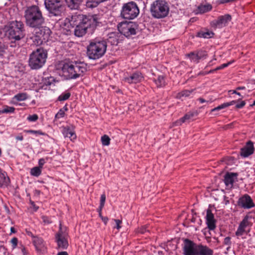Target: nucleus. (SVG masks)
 <instances>
[{
	"instance_id": "nucleus-25",
	"label": "nucleus",
	"mask_w": 255,
	"mask_h": 255,
	"mask_svg": "<svg viewBox=\"0 0 255 255\" xmlns=\"http://www.w3.org/2000/svg\"><path fill=\"white\" fill-rule=\"evenodd\" d=\"M196 112H189L187 113L184 117L180 119L176 122L178 125H181L182 123L185 122L186 121L191 119L194 117L197 116Z\"/></svg>"
},
{
	"instance_id": "nucleus-57",
	"label": "nucleus",
	"mask_w": 255,
	"mask_h": 255,
	"mask_svg": "<svg viewBox=\"0 0 255 255\" xmlns=\"http://www.w3.org/2000/svg\"><path fill=\"white\" fill-rule=\"evenodd\" d=\"M216 70H215V69H213V70H211L210 71H209V72H205V73H201L200 72L199 73V75H206L207 74H209V73H212L215 71H216Z\"/></svg>"
},
{
	"instance_id": "nucleus-37",
	"label": "nucleus",
	"mask_w": 255,
	"mask_h": 255,
	"mask_svg": "<svg viewBox=\"0 0 255 255\" xmlns=\"http://www.w3.org/2000/svg\"><path fill=\"white\" fill-rule=\"evenodd\" d=\"M15 108L14 107L5 106L3 109L0 110V114L14 113Z\"/></svg>"
},
{
	"instance_id": "nucleus-23",
	"label": "nucleus",
	"mask_w": 255,
	"mask_h": 255,
	"mask_svg": "<svg viewBox=\"0 0 255 255\" xmlns=\"http://www.w3.org/2000/svg\"><path fill=\"white\" fill-rule=\"evenodd\" d=\"M35 33L38 35L41 39L45 42L48 40L51 33L49 28L47 27H42L41 29H38L35 31Z\"/></svg>"
},
{
	"instance_id": "nucleus-33",
	"label": "nucleus",
	"mask_w": 255,
	"mask_h": 255,
	"mask_svg": "<svg viewBox=\"0 0 255 255\" xmlns=\"http://www.w3.org/2000/svg\"><path fill=\"white\" fill-rule=\"evenodd\" d=\"M9 182V179L7 177H5L4 174L0 175V186H7Z\"/></svg>"
},
{
	"instance_id": "nucleus-32",
	"label": "nucleus",
	"mask_w": 255,
	"mask_h": 255,
	"mask_svg": "<svg viewBox=\"0 0 255 255\" xmlns=\"http://www.w3.org/2000/svg\"><path fill=\"white\" fill-rule=\"evenodd\" d=\"M155 83L158 87H161L165 85L164 77L163 75L158 76L157 79L154 80Z\"/></svg>"
},
{
	"instance_id": "nucleus-39",
	"label": "nucleus",
	"mask_w": 255,
	"mask_h": 255,
	"mask_svg": "<svg viewBox=\"0 0 255 255\" xmlns=\"http://www.w3.org/2000/svg\"><path fill=\"white\" fill-rule=\"evenodd\" d=\"M197 54V57H198L199 60L202 59H205L207 57V52L204 50H198L196 51Z\"/></svg>"
},
{
	"instance_id": "nucleus-45",
	"label": "nucleus",
	"mask_w": 255,
	"mask_h": 255,
	"mask_svg": "<svg viewBox=\"0 0 255 255\" xmlns=\"http://www.w3.org/2000/svg\"><path fill=\"white\" fill-rule=\"evenodd\" d=\"M233 62H229L227 63H224V64H222L221 65H220V66H218L217 67V68H216L215 69V70H221L225 67H227V66H228L229 65H230L231 63H232Z\"/></svg>"
},
{
	"instance_id": "nucleus-42",
	"label": "nucleus",
	"mask_w": 255,
	"mask_h": 255,
	"mask_svg": "<svg viewBox=\"0 0 255 255\" xmlns=\"http://www.w3.org/2000/svg\"><path fill=\"white\" fill-rule=\"evenodd\" d=\"M27 98L28 96L26 93H21L17 94V101H23Z\"/></svg>"
},
{
	"instance_id": "nucleus-21",
	"label": "nucleus",
	"mask_w": 255,
	"mask_h": 255,
	"mask_svg": "<svg viewBox=\"0 0 255 255\" xmlns=\"http://www.w3.org/2000/svg\"><path fill=\"white\" fill-rule=\"evenodd\" d=\"M33 243L39 254H45L46 250L43 239L38 237H33Z\"/></svg>"
},
{
	"instance_id": "nucleus-30",
	"label": "nucleus",
	"mask_w": 255,
	"mask_h": 255,
	"mask_svg": "<svg viewBox=\"0 0 255 255\" xmlns=\"http://www.w3.org/2000/svg\"><path fill=\"white\" fill-rule=\"evenodd\" d=\"M186 56L189 58L191 62H193L196 63H198L199 62V59L197 57V54L196 51L191 52L190 53L187 54Z\"/></svg>"
},
{
	"instance_id": "nucleus-5",
	"label": "nucleus",
	"mask_w": 255,
	"mask_h": 255,
	"mask_svg": "<svg viewBox=\"0 0 255 255\" xmlns=\"http://www.w3.org/2000/svg\"><path fill=\"white\" fill-rule=\"evenodd\" d=\"M47 51L40 47L33 51L30 55L29 65L32 69H38L45 63L47 58Z\"/></svg>"
},
{
	"instance_id": "nucleus-15",
	"label": "nucleus",
	"mask_w": 255,
	"mask_h": 255,
	"mask_svg": "<svg viewBox=\"0 0 255 255\" xmlns=\"http://www.w3.org/2000/svg\"><path fill=\"white\" fill-rule=\"evenodd\" d=\"M238 204L239 206L244 209H251L255 206L251 197L248 194H245L239 198Z\"/></svg>"
},
{
	"instance_id": "nucleus-36",
	"label": "nucleus",
	"mask_w": 255,
	"mask_h": 255,
	"mask_svg": "<svg viewBox=\"0 0 255 255\" xmlns=\"http://www.w3.org/2000/svg\"><path fill=\"white\" fill-rule=\"evenodd\" d=\"M99 3L100 2L97 0H88L86 5L87 7L93 8L96 7Z\"/></svg>"
},
{
	"instance_id": "nucleus-60",
	"label": "nucleus",
	"mask_w": 255,
	"mask_h": 255,
	"mask_svg": "<svg viewBox=\"0 0 255 255\" xmlns=\"http://www.w3.org/2000/svg\"><path fill=\"white\" fill-rule=\"evenodd\" d=\"M235 0H221V2H222V3H227L229 2L234 1Z\"/></svg>"
},
{
	"instance_id": "nucleus-62",
	"label": "nucleus",
	"mask_w": 255,
	"mask_h": 255,
	"mask_svg": "<svg viewBox=\"0 0 255 255\" xmlns=\"http://www.w3.org/2000/svg\"><path fill=\"white\" fill-rule=\"evenodd\" d=\"M20 249L24 255L26 254V252H25V249L22 245H21Z\"/></svg>"
},
{
	"instance_id": "nucleus-18",
	"label": "nucleus",
	"mask_w": 255,
	"mask_h": 255,
	"mask_svg": "<svg viewBox=\"0 0 255 255\" xmlns=\"http://www.w3.org/2000/svg\"><path fill=\"white\" fill-rule=\"evenodd\" d=\"M238 174L234 172H227L224 176V183L227 187L232 188L234 183L238 181Z\"/></svg>"
},
{
	"instance_id": "nucleus-27",
	"label": "nucleus",
	"mask_w": 255,
	"mask_h": 255,
	"mask_svg": "<svg viewBox=\"0 0 255 255\" xmlns=\"http://www.w3.org/2000/svg\"><path fill=\"white\" fill-rule=\"evenodd\" d=\"M68 6L71 9H77L79 7V0H65Z\"/></svg>"
},
{
	"instance_id": "nucleus-31",
	"label": "nucleus",
	"mask_w": 255,
	"mask_h": 255,
	"mask_svg": "<svg viewBox=\"0 0 255 255\" xmlns=\"http://www.w3.org/2000/svg\"><path fill=\"white\" fill-rule=\"evenodd\" d=\"M33 44L35 45H39L44 42L42 39H41L38 35L35 32L34 34L31 37Z\"/></svg>"
},
{
	"instance_id": "nucleus-13",
	"label": "nucleus",
	"mask_w": 255,
	"mask_h": 255,
	"mask_svg": "<svg viewBox=\"0 0 255 255\" xmlns=\"http://www.w3.org/2000/svg\"><path fill=\"white\" fill-rule=\"evenodd\" d=\"M231 16L229 14L220 16L218 19L212 21L211 24L215 28H221L225 26L231 20Z\"/></svg>"
},
{
	"instance_id": "nucleus-51",
	"label": "nucleus",
	"mask_w": 255,
	"mask_h": 255,
	"mask_svg": "<svg viewBox=\"0 0 255 255\" xmlns=\"http://www.w3.org/2000/svg\"><path fill=\"white\" fill-rule=\"evenodd\" d=\"M42 219L43 222L46 224H48L51 223V221L50 220V219L47 216H43L42 217Z\"/></svg>"
},
{
	"instance_id": "nucleus-28",
	"label": "nucleus",
	"mask_w": 255,
	"mask_h": 255,
	"mask_svg": "<svg viewBox=\"0 0 255 255\" xmlns=\"http://www.w3.org/2000/svg\"><path fill=\"white\" fill-rule=\"evenodd\" d=\"M193 92V90H184L180 92H179L177 93V94L176 96V98L177 99H181L183 97H189L190 94Z\"/></svg>"
},
{
	"instance_id": "nucleus-59",
	"label": "nucleus",
	"mask_w": 255,
	"mask_h": 255,
	"mask_svg": "<svg viewBox=\"0 0 255 255\" xmlns=\"http://www.w3.org/2000/svg\"><path fill=\"white\" fill-rule=\"evenodd\" d=\"M227 103V104H228V107H229V106L233 105L235 104H236V101L234 100V101H231L230 102H228Z\"/></svg>"
},
{
	"instance_id": "nucleus-8",
	"label": "nucleus",
	"mask_w": 255,
	"mask_h": 255,
	"mask_svg": "<svg viewBox=\"0 0 255 255\" xmlns=\"http://www.w3.org/2000/svg\"><path fill=\"white\" fill-rule=\"evenodd\" d=\"M139 13V8L133 1L125 3L121 12V16L127 19H133L136 17Z\"/></svg>"
},
{
	"instance_id": "nucleus-10",
	"label": "nucleus",
	"mask_w": 255,
	"mask_h": 255,
	"mask_svg": "<svg viewBox=\"0 0 255 255\" xmlns=\"http://www.w3.org/2000/svg\"><path fill=\"white\" fill-rule=\"evenodd\" d=\"M96 23V18L94 16L90 18L85 17L83 23L75 26V35L77 37L83 36L86 33L88 28L91 27L92 25L95 26Z\"/></svg>"
},
{
	"instance_id": "nucleus-41",
	"label": "nucleus",
	"mask_w": 255,
	"mask_h": 255,
	"mask_svg": "<svg viewBox=\"0 0 255 255\" xmlns=\"http://www.w3.org/2000/svg\"><path fill=\"white\" fill-rule=\"evenodd\" d=\"M71 96V94L69 92H66L62 93L58 97V100L60 101H63L68 99Z\"/></svg>"
},
{
	"instance_id": "nucleus-46",
	"label": "nucleus",
	"mask_w": 255,
	"mask_h": 255,
	"mask_svg": "<svg viewBox=\"0 0 255 255\" xmlns=\"http://www.w3.org/2000/svg\"><path fill=\"white\" fill-rule=\"evenodd\" d=\"M38 119V116L36 114H34L31 116H29L27 118V120L30 122H35Z\"/></svg>"
},
{
	"instance_id": "nucleus-16",
	"label": "nucleus",
	"mask_w": 255,
	"mask_h": 255,
	"mask_svg": "<svg viewBox=\"0 0 255 255\" xmlns=\"http://www.w3.org/2000/svg\"><path fill=\"white\" fill-rule=\"evenodd\" d=\"M24 24L21 22L17 21V41L21 40L17 45L23 46L26 44V40L24 39L25 35Z\"/></svg>"
},
{
	"instance_id": "nucleus-56",
	"label": "nucleus",
	"mask_w": 255,
	"mask_h": 255,
	"mask_svg": "<svg viewBox=\"0 0 255 255\" xmlns=\"http://www.w3.org/2000/svg\"><path fill=\"white\" fill-rule=\"evenodd\" d=\"M101 219L105 225L107 224V222L109 220L108 217H102Z\"/></svg>"
},
{
	"instance_id": "nucleus-63",
	"label": "nucleus",
	"mask_w": 255,
	"mask_h": 255,
	"mask_svg": "<svg viewBox=\"0 0 255 255\" xmlns=\"http://www.w3.org/2000/svg\"><path fill=\"white\" fill-rule=\"evenodd\" d=\"M230 92H232L233 94H236L240 96H241L240 93L237 92L236 90L230 91Z\"/></svg>"
},
{
	"instance_id": "nucleus-38",
	"label": "nucleus",
	"mask_w": 255,
	"mask_h": 255,
	"mask_svg": "<svg viewBox=\"0 0 255 255\" xmlns=\"http://www.w3.org/2000/svg\"><path fill=\"white\" fill-rule=\"evenodd\" d=\"M111 139L107 135H104L101 137V141L103 146H108L110 144Z\"/></svg>"
},
{
	"instance_id": "nucleus-52",
	"label": "nucleus",
	"mask_w": 255,
	"mask_h": 255,
	"mask_svg": "<svg viewBox=\"0 0 255 255\" xmlns=\"http://www.w3.org/2000/svg\"><path fill=\"white\" fill-rule=\"evenodd\" d=\"M246 105V102L244 101H242L240 102V103L236 105V108L237 109H241L243 108Z\"/></svg>"
},
{
	"instance_id": "nucleus-48",
	"label": "nucleus",
	"mask_w": 255,
	"mask_h": 255,
	"mask_svg": "<svg viewBox=\"0 0 255 255\" xmlns=\"http://www.w3.org/2000/svg\"><path fill=\"white\" fill-rule=\"evenodd\" d=\"M231 240V237H226L224 240V244L226 245L230 246L232 244Z\"/></svg>"
},
{
	"instance_id": "nucleus-26",
	"label": "nucleus",
	"mask_w": 255,
	"mask_h": 255,
	"mask_svg": "<svg viewBox=\"0 0 255 255\" xmlns=\"http://www.w3.org/2000/svg\"><path fill=\"white\" fill-rule=\"evenodd\" d=\"M196 112H189L187 113L184 117L180 119L176 122L178 125H181L182 123L185 122L186 121L191 119L194 117L197 116Z\"/></svg>"
},
{
	"instance_id": "nucleus-14",
	"label": "nucleus",
	"mask_w": 255,
	"mask_h": 255,
	"mask_svg": "<svg viewBox=\"0 0 255 255\" xmlns=\"http://www.w3.org/2000/svg\"><path fill=\"white\" fill-rule=\"evenodd\" d=\"M249 226V217L246 216L240 223L239 227L235 233L236 236L238 239L241 237L242 239H245L243 235L247 234L246 228Z\"/></svg>"
},
{
	"instance_id": "nucleus-22",
	"label": "nucleus",
	"mask_w": 255,
	"mask_h": 255,
	"mask_svg": "<svg viewBox=\"0 0 255 255\" xmlns=\"http://www.w3.org/2000/svg\"><path fill=\"white\" fill-rule=\"evenodd\" d=\"M206 219L208 228L210 230H214L216 228V221L214 219V214L209 209L207 210Z\"/></svg>"
},
{
	"instance_id": "nucleus-40",
	"label": "nucleus",
	"mask_w": 255,
	"mask_h": 255,
	"mask_svg": "<svg viewBox=\"0 0 255 255\" xmlns=\"http://www.w3.org/2000/svg\"><path fill=\"white\" fill-rule=\"evenodd\" d=\"M108 40L109 42H111L113 45H117L118 43V40L115 33L110 34Z\"/></svg>"
},
{
	"instance_id": "nucleus-11",
	"label": "nucleus",
	"mask_w": 255,
	"mask_h": 255,
	"mask_svg": "<svg viewBox=\"0 0 255 255\" xmlns=\"http://www.w3.org/2000/svg\"><path fill=\"white\" fill-rule=\"evenodd\" d=\"M118 28L121 34L128 37L136 34L137 25L133 22H123L118 24Z\"/></svg>"
},
{
	"instance_id": "nucleus-58",
	"label": "nucleus",
	"mask_w": 255,
	"mask_h": 255,
	"mask_svg": "<svg viewBox=\"0 0 255 255\" xmlns=\"http://www.w3.org/2000/svg\"><path fill=\"white\" fill-rule=\"evenodd\" d=\"M4 51L3 47L2 44L0 42V56L2 54L3 52Z\"/></svg>"
},
{
	"instance_id": "nucleus-4",
	"label": "nucleus",
	"mask_w": 255,
	"mask_h": 255,
	"mask_svg": "<svg viewBox=\"0 0 255 255\" xmlns=\"http://www.w3.org/2000/svg\"><path fill=\"white\" fill-rule=\"evenodd\" d=\"M107 42L104 40L93 39L90 41L87 47L88 57L93 60L101 58L107 50Z\"/></svg>"
},
{
	"instance_id": "nucleus-44",
	"label": "nucleus",
	"mask_w": 255,
	"mask_h": 255,
	"mask_svg": "<svg viewBox=\"0 0 255 255\" xmlns=\"http://www.w3.org/2000/svg\"><path fill=\"white\" fill-rule=\"evenodd\" d=\"M65 115V111L63 109H60L55 115L56 119H60L63 118Z\"/></svg>"
},
{
	"instance_id": "nucleus-53",
	"label": "nucleus",
	"mask_w": 255,
	"mask_h": 255,
	"mask_svg": "<svg viewBox=\"0 0 255 255\" xmlns=\"http://www.w3.org/2000/svg\"><path fill=\"white\" fill-rule=\"evenodd\" d=\"M45 160L43 158H41L39 160L38 163H39V167H40L41 169L42 168V166L45 163Z\"/></svg>"
},
{
	"instance_id": "nucleus-12",
	"label": "nucleus",
	"mask_w": 255,
	"mask_h": 255,
	"mask_svg": "<svg viewBox=\"0 0 255 255\" xmlns=\"http://www.w3.org/2000/svg\"><path fill=\"white\" fill-rule=\"evenodd\" d=\"M15 25L14 23L12 22L9 25L5 26L0 31V37L1 38H6L10 40L11 43H15L16 41Z\"/></svg>"
},
{
	"instance_id": "nucleus-9",
	"label": "nucleus",
	"mask_w": 255,
	"mask_h": 255,
	"mask_svg": "<svg viewBox=\"0 0 255 255\" xmlns=\"http://www.w3.org/2000/svg\"><path fill=\"white\" fill-rule=\"evenodd\" d=\"M44 4L51 16L62 15L64 10L62 0H45Z\"/></svg>"
},
{
	"instance_id": "nucleus-43",
	"label": "nucleus",
	"mask_w": 255,
	"mask_h": 255,
	"mask_svg": "<svg viewBox=\"0 0 255 255\" xmlns=\"http://www.w3.org/2000/svg\"><path fill=\"white\" fill-rule=\"evenodd\" d=\"M228 105L227 103H224L219 106H218V107L213 109L212 110H211V112H215V111H219V110H222V109H223L224 108H226L227 107H228Z\"/></svg>"
},
{
	"instance_id": "nucleus-55",
	"label": "nucleus",
	"mask_w": 255,
	"mask_h": 255,
	"mask_svg": "<svg viewBox=\"0 0 255 255\" xmlns=\"http://www.w3.org/2000/svg\"><path fill=\"white\" fill-rule=\"evenodd\" d=\"M10 242L12 244V248L14 249L16 247V238L15 237L13 238L11 240Z\"/></svg>"
},
{
	"instance_id": "nucleus-29",
	"label": "nucleus",
	"mask_w": 255,
	"mask_h": 255,
	"mask_svg": "<svg viewBox=\"0 0 255 255\" xmlns=\"http://www.w3.org/2000/svg\"><path fill=\"white\" fill-rule=\"evenodd\" d=\"M214 33L209 31H201L197 33V36L200 38H209L212 37Z\"/></svg>"
},
{
	"instance_id": "nucleus-6",
	"label": "nucleus",
	"mask_w": 255,
	"mask_h": 255,
	"mask_svg": "<svg viewBox=\"0 0 255 255\" xmlns=\"http://www.w3.org/2000/svg\"><path fill=\"white\" fill-rule=\"evenodd\" d=\"M151 15L155 18H162L167 16L169 11L168 3L164 0H156L151 4Z\"/></svg>"
},
{
	"instance_id": "nucleus-61",
	"label": "nucleus",
	"mask_w": 255,
	"mask_h": 255,
	"mask_svg": "<svg viewBox=\"0 0 255 255\" xmlns=\"http://www.w3.org/2000/svg\"><path fill=\"white\" fill-rule=\"evenodd\" d=\"M146 232V229L143 227L140 229L139 232L141 234H144Z\"/></svg>"
},
{
	"instance_id": "nucleus-50",
	"label": "nucleus",
	"mask_w": 255,
	"mask_h": 255,
	"mask_svg": "<svg viewBox=\"0 0 255 255\" xmlns=\"http://www.w3.org/2000/svg\"><path fill=\"white\" fill-rule=\"evenodd\" d=\"M114 221L115 222L116 224V226L115 227V228H116L118 230H119L120 229H121V224L122 223V220H120L119 219H115Z\"/></svg>"
},
{
	"instance_id": "nucleus-17",
	"label": "nucleus",
	"mask_w": 255,
	"mask_h": 255,
	"mask_svg": "<svg viewBox=\"0 0 255 255\" xmlns=\"http://www.w3.org/2000/svg\"><path fill=\"white\" fill-rule=\"evenodd\" d=\"M254 142L251 140H249L246 143V145L241 149L240 155L243 157H248L254 153Z\"/></svg>"
},
{
	"instance_id": "nucleus-54",
	"label": "nucleus",
	"mask_w": 255,
	"mask_h": 255,
	"mask_svg": "<svg viewBox=\"0 0 255 255\" xmlns=\"http://www.w3.org/2000/svg\"><path fill=\"white\" fill-rule=\"evenodd\" d=\"M30 204L34 211H36L38 209V207L35 205L34 202L31 201Z\"/></svg>"
},
{
	"instance_id": "nucleus-24",
	"label": "nucleus",
	"mask_w": 255,
	"mask_h": 255,
	"mask_svg": "<svg viewBox=\"0 0 255 255\" xmlns=\"http://www.w3.org/2000/svg\"><path fill=\"white\" fill-rule=\"evenodd\" d=\"M63 134L65 137H69L71 140L76 138V135L75 131L69 127H65L63 128Z\"/></svg>"
},
{
	"instance_id": "nucleus-7",
	"label": "nucleus",
	"mask_w": 255,
	"mask_h": 255,
	"mask_svg": "<svg viewBox=\"0 0 255 255\" xmlns=\"http://www.w3.org/2000/svg\"><path fill=\"white\" fill-rule=\"evenodd\" d=\"M68 233L63 231L60 227L58 232L55 235V242L57 243V249L58 250L56 255H68L66 251H62L68 247Z\"/></svg>"
},
{
	"instance_id": "nucleus-49",
	"label": "nucleus",
	"mask_w": 255,
	"mask_h": 255,
	"mask_svg": "<svg viewBox=\"0 0 255 255\" xmlns=\"http://www.w3.org/2000/svg\"><path fill=\"white\" fill-rule=\"evenodd\" d=\"M27 132L28 133H34L36 135H38H38H43L44 134V133H43L40 130H27Z\"/></svg>"
},
{
	"instance_id": "nucleus-19",
	"label": "nucleus",
	"mask_w": 255,
	"mask_h": 255,
	"mask_svg": "<svg viewBox=\"0 0 255 255\" xmlns=\"http://www.w3.org/2000/svg\"><path fill=\"white\" fill-rule=\"evenodd\" d=\"M143 78L141 72L136 71L129 76L125 77L123 81L128 84H136L140 82Z\"/></svg>"
},
{
	"instance_id": "nucleus-35",
	"label": "nucleus",
	"mask_w": 255,
	"mask_h": 255,
	"mask_svg": "<svg viewBox=\"0 0 255 255\" xmlns=\"http://www.w3.org/2000/svg\"><path fill=\"white\" fill-rule=\"evenodd\" d=\"M30 173L33 176L38 177L41 173V169L39 167H34L31 169Z\"/></svg>"
},
{
	"instance_id": "nucleus-64",
	"label": "nucleus",
	"mask_w": 255,
	"mask_h": 255,
	"mask_svg": "<svg viewBox=\"0 0 255 255\" xmlns=\"http://www.w3.org/2000/svg\"><path fill=\"white\" fill-rule=\"evenodd\" d=\"M23 139V136L21 135H18L17 136V140H22Z\"/></svg>"
},
{
	"instance_id": "nucleus-1",
	"label": "nucleus",
	"mask_w": 255,
	"mask_h": 255,
	"mask_svg": "<svg viewBox=\"0 0 255 255\" xmlns=\"http://www.w3.org/2000/svg\"><path fill=\"white\" fill-rule=\"evenodd\" d=\"M87 70V65L78 61L65 63L62 67L63 74L67 79H75L83 76Z\"/></svg>"
},
{
	"instance_id": "nucleus-3",
	"label": "nucleus",
	"mask_w": 255,
	"mask_h": 255,
	"mask_svg": "<svg viewBox=\"0 0 255 255\" xmlns=\"http://www.w3.org/2000/svg\"><path fill=\"white\" fill-rule=\"evenodd\" d=\"M183 251L184 255H212L213 251L206 246L197 244L188 239H183Z\"/></svg>"
},
{
	"instance_id": "nucleus-47",
	"label": "nucleus",
	"mask_w": 255,
	"mask_h": 255,
	"mask_svg": "<svg viewBox=\"0 0 255 255\" xmlns=\"http://www.w3.org/2000/svg\"><path fill=\"white\" fill-rule=\"evenodd\" d=\"M106 198L105 194H103L101 195L100 199V205L101 207H104L106 201Z\"/></svg>"
},
{
	"instance_id": "nucleus-2",
	"label": "nucleus",
	"mask_w": 255,
	"mask_h": 255,
	"mask_svg": "<svg viewBox=\"0 0 255 255\" xmlns=\"http://www.w3.org/2000/svg\"><path fill=\"white\" fill-rule=\"evenodd\" d=\"M26 24L30 27L40 28L45 22L42 11L36 5L28 7L25 11Z\"/></svg>"
},
{
	"instance_id": "nucleus-20",
	"label": "nucleus",
	"mask_w": 255,
	"mask_h": 255,
	"mask_svg": "<svg viewBox=\"0 0 255 255\" xmlns=\"http://www.w3.org/2000/svg\"><path fill=\"white\" fill-rule=\"evenodd\" d=\"M87 16H84L83 15H73L71 17L67 18L65 20V22H68L70 25L74 28L75 26L79 25L83 23L84 19Z\"/></svg>"
},
{
	"instance_id": "nucleus-34",
	"label": "nucleus",
	"mask_w": 255,
	"mask_h": 255,
	"mask_svg": "<svg viewBox=\"0 0 255 255\" xmlns=\"http://www.w3.org/2000/svg\"><path fill=\"white\" fill-rule=\"evenodd\" d=\"M212 7L211 4L202 5L198 7V9L200 13H205L210 11Z\"/></svg>"
}]
</instances>
